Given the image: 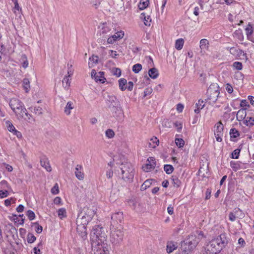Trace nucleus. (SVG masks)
Segmentation results:
<instances>
[{"instance_id": "obj_52", "label": "nucleus", "mask_w": 254, "mask_h": 254, "mask_svg": "<svg viewBox=\"0 0 254 254\" xmlns=\"http://www.w3.org/2000/svg\"><path fill=\"white\" fill-rule=\"evenodd\" d=\"M112 72L114 75H116L117 77H119L121 75V70L119 68H114L112 70Z\"/></svg>"}, {"instance_id": "obj_4", "label": "nucleus", "mask_w": 254, "mask_h": 254, "mask_svg": "<svg viewBox=\"0 0 254 254\" xmlns=\"http://www.w3.org/2000/svg\"><path fill=\"white\" fill-rule=\"evenodd\" d=\"M9 106L13 111L18 116V119L22 118L29 123L34 121L32 116L28 114L23 103L16 98H12L9 101Z\"/></svg>"}, {"instance_id": "obj_5", "label": "nucleus", "mask_w": 254, "mask_h": 254, "mask_svg": "<svg viewBox=\"0 0 254 254\" xmlns=\"http://www.w3.org/2000/svg\"><path fill=\"white\" fill-rule=\"evenodd\" d=\"M95 214V208L92 207H84L78 215L76 222L77 223L88 224L92 220L93 217Z\"/></svg>"}, {"instance_id": "obj_26", "label": "nucleus", "mask_w": 254, "mask_h": 254, "mask_svg": "<svg viewBox=\"0 0 254 254\" xmlns=\"http://www.w3.org/2000/svg\"><path fill=\"white\" fill-rule=\"evenodd\" d=\"M104 72L100 71L98 73L96 76L95 77V80L96 82L99 81L101 83H104L106 81V78L104 76Z\"/></svg>"}, {"instance_id": "obj_13", "label": "nucleus", "mask_w": 254, "mask_h": 254, "mask_svg": "<svg viewBox=\"0 0 254 254\" xmlns=\"http://www.w3.org/2000/svg\"><path fill=\"white\" fill-rule=\"evenodd\" d=\"M123 213L118 211L114 213L111 217L112 223L114 224L121 223L123 220Z\"/></svg>"}, {"instance_id": "obj_42", "label": "nucleus", "mask_w": 254, "mask_h": 254, "mask_svg": "<svg viewBox=\"0 0 254 254\" xmlns=\"http://www.w3.org/2000/svg\"><path fill=\"white\" fill-rule=\"evenodd\" d=\"M36 238L35 236L32 233H29L27 236V240L28 243L31 244L33 243Z\"/></svg>"}, {"instance_id": "obj_45", "label": "nucleus", "mask_w": 254, "mask_h": 254, "mask_svg": "<svg viewBox=\"0 0 254 254\" xmlns=\"http://www.w3.org/2000/svg\"><path fill=\"white\" fill-rule=\"evenodd\" d=\"M175 143L176 145L178 146L179 148L183 147L185 144V141L182 138H176Z\"/></svg>"}, {"instance_id": "obj_15", "label": "nucleus", "mask_w": 254, "mask_h": 254, "mask_svg": "<svg viewBox=\"0 0 254 254\" xmlns=\"http://www.w3.org/2000/svg\"><path fill=\"white\" fill-rule=\"evenodd\" d=\"M77 231L82 238L86 237L87 235L86 232V225L87 224H84L80 223H77Z\"/></svg>"}, {"instance_id": "obj_39", "label": "nucleus", "mask_w": 254, "mask_h": 254, "mask_svg": "<svg viewBox=\"0 0 254 254\" xmlns=\"http://www.w3.org/2000/svg\"><path fill=\"white\" fill-rule=\"evenodd\" d=\"M23 87L26 92H28L29 91V89L30 88V82L28 79L24 78L23 80Z\"/></svg>"}, {"instance_id": "obj_43", "label": "nucleus", "mask_w": 254, "mask_h": 254, "mask_svg": "<svg viewBox=\"0 0 254 254\" xmlns=\"http://www.w3.org/2000/svg\"><path fill=\"white\" fill-rule=\"evenodd\" d=\"M69 77L65 76L63 80V86L66 88H68L70 85V79L69 78Z\"/></svg>"}, {"instance_id": "obj_2", "label": "nucleus", "mask_w": 254, "mask_h": 254, "mask_svg": "<svg viewBox=\"0 0 254 254\" xmlns=\"http://www.w3.org/2000/svg\"><path fill=\"white\" fill-rule=\"evenodd\" d=\"M228 240L226 235L222 234L212 240L205 248L204 254H217L226 246Z\"/></svg>"}, {"instance_id": "obj_55", "label": "nucleus", "mask_w": 254, "mask_h": 254, "mask_svg": "<svg viewBox=\"0 0 254 254\" xmlns=\"http://www.w3.org/2000/svg\"><path fill=\"white\" fill-rule=\"evenodd\" d=\"M230 166L235 171H236L239 168V165L238 164V163L234 161H231L230 162Z\"/></svg>"}, {"instance_id": "obj_57", "label": "nucleus", "mask_w": 254, "mask_h": 254, "mask_svg": "<svg viewBox=\"0 0 254 254\" xmlns=\"http://www.w3.org/2000/svg\"><path fill=\"white\" fill-rule=\"evenodd\" d=\"M152 89L150 88H146L144 91V97H145L152 93Z\"/></svg>"}, {"instance_id": "obj_23", "label": "nucleus", "mask_w": 254, "mask_h": 254, "mask_svg": "<svg viewBox=\"0 0 254 254\" xmlns=\"http://www.w3.org/2000/svg\"><path fill=\"white\" fill-rule=\"evenodd\" d=\"M99 58L97 56L93 55L89 58V62L88 63L89 67L90 68L92 67L95 64L98 63Z\"/></svg>"}, {"instance_id": "obj_17", "label": "nucleus", "mask_w": 254, "mask_h": 254, "mask_svg": "<svg viewBox=\"0 0 254 254\" xmlns=\"http://www.w3.org/2000/svg\"><path fill=\"white\" fill-rule=\"evenodd\" d=\"M242 212L239 208H235L232 212L229 213V219L231 221H234L237 217L240 216V214Z\"/></svg>"}, {"instance_id": "obj_36", "label": "nucleus", "mask_w": 254, "mask_h": 254, "mask_svg": "<svg viewBox=\"0 0 254 254\" xmlns=\"http://www.w3.org/2000/svg\"><path fill=\"white\" fill-rule=\"evenodd\" d=\"M149 4V0H141L138 4V8L140 10H143L146 8Z\"/></svg>"}, {"instance_id": "obj_29", "label": "nucleus", "mask_w": 254, "mask_h": 254, "mask_svg": "<svg viewBox=\"0 0 254 254\" xmlns=\"http://www.w3.org/2000/svg\"><path fill=\"white\" fill-rule=\"evenodd\" d=\"M159 141L156 137H153L150 139V142L148 143L149 147L154 148L159 145Z\"/></svg>"}, {"instance_id": "obj_40", "label": "nucleus", "mask_w": 254, "mask_h": 254, "mask_svg": "<svg viewBox=\"0 0 254 254\" xmlns=\"http://www.w3.org/2000/svg\"><path fill=\"white\" fill-rule=\"evenodd\" d=\"M164 170L167 174H170L174 170V168L171 165L166 164L164 166Z\"/></svg>"}, {"instance_id": "obj_3", "label": "nucleus", "mask_w": 254, "mask_h": 254, "mask_svg": "<svg viewBox=\"0 0 254 254\" xmlns=\"http://www.w3.org/2000/svg\"><path fill=\"white\" fill-rule=\"evenodd\" d=\"M228 240L226 235L222 234L212 240L205 248L204 254H217L226 246Z\"/></svg>"}, {"instance_id": "obj_14", "label": "nucleus", "mask_w": 254, "mask_h": 254, "mask_svg": "<svg viewBox=\"0 0 254 254\" xmlns=\"http://www.w3.org/2000/svg\"><path fill=\"white\" fill-rule=\"evenodd\" d=\"M99 247L100 248L98 249V252L96 251H94L95 254H110V247L106 243L100 244Z\"/></svg>"}, {"instance_id": "obj_6", "label": "nucleus", "mask_w": 254, "mask_h": 254, "mask_svg": "<svg viewBox=\"0 0 254 254\" xmlns=\"http://www.w3.org/2000/svg\"><path fill=\"white\" fill-rule=\"evenodd\" d=\"M200 239L198 237L190 235L183 243H182V250L184 252L185 254H188L196 247Z\"/></svg>"}, {"instance_id": "obj_53", "label": "nucleus", "mask_w": 254, "mask_h": 254, "mask_svg": "<svg viewBox=\"0 0 254 254\" xmlns=\"http://www.w3.org/2000/svg\"><path fill=\"white\" fill-rule=\"evenodd\" d=\"M233 66L238 70H241L242 69L243 67L242 64L239 62H236L234 63Z\"/></svg>"}, {"instance_id": "obj_31", "label": "nucleus", "mask_w": 254, "mask_h": 254, "mask_svg": "<svg viewBox=\"0 0 254 254\" xmlns=\"http://www.w3.org/2000/svg\"><path fill=\"white\" fill-rule=\"evenodd\" d=\"M29 109L30 110L31 112L38 115H41L43 113V109L40 106L31 107L29 108Z\"/></svg>"}, {"instance_id": "obj_19", "label": "nucleus", "mask_w": 254, "mask_h": 254, "mask_svg": "<svg viewBox=\"0 0 254 254\" xmlns=\"http://www.w3.org/2000/svg\"><path fill=\"white\" fill-rule=\"evenodd\" d=\"M74 108V105L73 102L71 101L68 102L64 109V113L66 115H69L71 113V110L73 109Z\"/></svg>"}, {"instance_id": "obj_49", "label": "nucleus", "mask_w": 254, "mask_h": 254, "mask_svg": "<svg viewBox=\"0 0 254 254\" xmlns=\"http://www.w3.org/2000/svg\"><path fill=\"white\" fill-rule=\"evenodd\" d=\"M240 152V150L239 149H236L234 150L231 154L232 158L234 159H238L239 156Z\"/></svg>"}, {"instance_id": "obj_37", "label": "nucleus", "mask_w": 254, "mask_h": 254, "mask_svg": "<svg viewBox=\"0 0 254 254\" xmlns=\"http://www.w3.org/2000/svg\"><path fill=\"white\" fill-rule=\"evenodd\" d=\"M244 122L247 126H253L254 125V118L251 117H246Z\"/></svg>"}, {"instance_id": "obj_11", "label": "nucleus", "mask_w": 254, "mask_h": 254, "mask_svg": "<svg viewBox=\"0 0 254 254\" xmlns=\"http://www.w3.org/2000/svg\"><path fill=\"white\" fill-rule=\"evenodd\" d=\"M106 104L110 109L113 108L121 105L120 101L117 99L116 97L113 95H109L108 96Z\"/></svg>"}, {"instance_id": "obj_25", "label": "nucleus", "mask_w": 254, "mask_h": 254, "mask_svg": "<svg viewBox=\"0 0 254 254\" xmlns=\"http://www.w3.org/2000/svg\"><path fill=\"white\" fill-rule=\"evenodd\" d=\"M204 105L203 101L198 100V102L195 104L196 108L194 110L195 113L198 114L200 112V110L204 108Z\"/></svg>"}, {"instance_id": "obj_44", "label": "nucleus", "mask_w": 254, "mask_h": 254, "mask_svg": "<svg viewBox=\"0 0 254 254\" xmlns=\"http://www.w3.org/2000/svg\"><path fill=\"white\" fill-rule=\"evenodd\" d=\"M142 69V65L140 64H134L132 67V71L135 73H138Z\"/></svg>"}, {"instance_id": "obj_24", "label": "nucleus", "mask_w": 254, "mask_h": 254, "mask_svg": "<svg viewBox=\"0 0 254 254\" xmlns=\"http://www.w3.org/2000/svg\"><path fill=\"white\" fill-rule=\"evenodd\" d=\"M149 76L152 79H156L159 75L158 70L155 68H151L148 71Z\"/></svg>"}, {"instance_id": "obj_47", "label": "nucleus", "mask_w": 254, "mask_h": 254, "mask_svg": "<svg viewBox=\"0 0 254 254\" xmlns=\"http://www.w3.org/2000/svg\"><path fill=\"white\" fill-rule=\"evenodd\" d=\"M6 124L8 130L9 131L13 132V133L14 131L16 130L15 127L13 126V125L9 121H7L6 122Z\"/></svg>"}, {"instance_id": "obj_34", "label": "nucleus", "mask_w": 254, "mask_h": 254, "mask_svg": "<svg viewBox=\"0 0 254 254\" xmlns=\"http://www.w3.org/2000/svg\"><path fill=\"white\" fill-rule=\"evenodd\" d=\"M184 41L183 39H179L176 40L175 43V48L178 50H180L183 48Z\"/></svg>"}, {"instance_id": "obj_33", "label": "nucleus", "mask_w": 254, "mask_h": 254, "mask_svg": "<svg viewBox=\"0 0 254 254\" xmlns=\"http://www.w3.org/2000/svg\"><path fill=\"white\" fill-rule=\"evenodd\" d=\"M246 117V112L245 109L239 110L237 114V118H240V120H243Z\"/></svg>"}, {"instance_id": "obj_59", "label": "nucleus", "mask_w": 254, "mask_h": 254, "mask_svg": "<svg viewBox=\"0 0 254 254\" xmlns=\"http://www.w3.org/2000/svg\"><path fill=\"white\" fill-rule=\"evenodd\" d=\"M133 83L132 81H129L128 82V85L126 86V89H127L129 91H131L133 89Z\"/></svg>"}, {"instance_id": "obj_46", "label": "nucleus", "mask_w": 254, "mask_h": 254, "mask_svg": "<svg viewBox=\"0 0 254 254\" xmlns=\"http://www.w3.org/2000/svg\"><path fill=\"white\" fill-rule=\"evenodd\" d=\"M26 215L30 220H33L35 218V214L34 212L31 210H29L27 211Z\"/></svg>"}, {"instance_id": "obj_48", "label": "nucleus", "mask_w": 254, "mask_h": 254, "mask_svg": "<svg viewBox=\"0 0 254 254\" xmlns=\"http://www.w3.org/2000/svg\"><path fill=\"white\" fill-rule=\"evenodd\" d=\"M106 136L109 138H113L115 135L114 131L111 129H108L106 131Z\"/></svg>"}, {"instance_id": "obj_63", "label": "nucleus", "mask_w": 254, "mask_h": 254, "mask_svg": "<svg viewBox=\"0 0 254 254\" xmlns=\"http://www.w3.org/2000/svg\"><path fill=\"white\" fill-rule=\"evenodd\" d=\"M113 174V172L111 170H109L106 172V177L110 179L112 177Z\"/></svg>"}, {"instance_id": "obj_20", "label": "nucleus", "mask_w": 254, "mask_h": 254, "mask_svg": "<svg viewBox=\"0 0 254 254\" xmlns=\"http://www.w3.org/2000/svg\"><path fill=\"white\" fill-rule=\"evenodd\" d=\"M41 165L42 167L45 168V169L48 171L50 172L52 170L51 167L49 164V162L47 158H44L41 159L40 161Z\"/></svg>"}, {"instance_id": "obj_54", "label": "nucleus", "mask_w": 254, "mask_h": 254, "mask_svg": "<svg viewBox=\"0 0 254 254\" xmlns=\"http://www.w3.org/2000/svg\"><path fill=\"white\" fill-rule=\"evenodd\" d=\"M117 40L116 37V35H113L111 36H110L108 39V40H107V42L109 44H113L114 43L115 41H116Z\"/></svg>"}, {"instance_id": "obj_16", "label": "nucleus", "mask_w": 254, "mask_h": 254, "mask_svg": "<svg viewBox=\"0 0 254 254\" xmlns=\"http://www.w3.org/2000/svg\"><path fill=\"white\" fill-rule=\"evenodd\" d=\"M75 175L77 179L80 181L83 180L84 178V174L83 171V167L81 165H77L75 168Z\"/></svg>"}, {"instance_id": "obj_21", "label": "nucleus", "mask_w": 254, "mask_h": 254, "mask_svg": "<svg viewBox=\"0 0 254 254\" xmlns=\"http://www.w3.org/2000/svg\"><path fill=\"white\" fill-rule=\"evenodd\" d=\"M153 182H155V180L153 179H148L146 180L141 186V190L143 191L146 190L152 185Z\"/></svg>"}, {"instance_id": "obj_28", "label": "nucleus", "mask_w": 254, "mask_h": 254, "mask_svg": "<svg viewBox=\"0 0 254 254\" xmlns=\"http://www.w3.org/2000/svg\"><path fill=\"white\" fill-rule=\"evenodd\" d=\"M177 247L176 244H175L172 242H169L167 243L166 251L169 254L172 253L174 250L177 249Z\"/></svg>"}, {"instance_id": "obj_41", "label": "nucleus", "mask_w": 254, "mask_h": 254, "mask_svg": "<svg viewBox=\"0 0 254 254\" xmlns=\"http://www.w3.org/2000/svg\"><path fill=\"white\" fill-rule=\"evenodd\" d=\"M58 216L59 217L62 219L64 217H65L66 216V210L64 208H60L58 211Z\"/></svg>"}, {"instance_id": "obj_7", "label": "nucleus", "mask_w": 254, "mask_h": 254, "mask_svg": "<svg viewBox=\"0 0 254 254\" xmlns=\"http://www.w3.org/2000/svg\"><path fill=\"white\" fill-rule=\"evenodd\" d=\"M208 97L207 102L209 104L213 106L216 103L214 106L215 108H219L224 102L219 96L220 92L218 90H212L211 88H209L207 90Z\"/></svg>"}, {"instance_id": "obj_60", "label": "nucleus", "mask_w": 254, "mask_h": 254, "mask_svg": "<svg viewBox=\"0 0 254 254\" xmlns=\"http://www.w3.org/2000/svg\"><path fill=\"white\" fill-rule=\"evenodd\" d=\"M8 195V191L7 190H0V197L3 198L6 197Z\"/></svg>"}, {"instance_id": "obj_27", "label": "nucleus", "mask_w": 254, "mask_h": 254, "mask_svg": "<svg viewBox=\"0 0 254 254\" xmlns=\"http://www.w3.org/2000/svg\"><path fill=\"white\" fill-rule=\"evenodd\" d=\"M230 53L236 56H240L243 53L242 50L236 49L235 47H231L229 49Z\"/></svg>"}, {"instance_id": "obj_64", "label": "nucleus", "mask_w": 254, "mask_h": 254, "mask_svg": "<svg viewBox=\"0 0 254 254\" xmlns=\"http://www.w3.org/2000/svg\"><path fill=\"white\" fill-rule=\"evenodd\" d=\"M184 109V106L182 104H178L177 106V110L179 112H182Z\"/></svg>"}, {"instance_id": "obj_50", "label": "nucleus", "mask_w": 254, "mask_h": 254, "mask_svg": "<svg viewBox=\"0 0 254 254\" xmlns=\"http://www.w3.org/2000/svg\"><path fill=\"white\" fill-rule=\"evenodd\" d=\"M21 59L23 61L22 63V66L25 68L28 66V62L27 60V57L25 55H23L22 56Z\"/></svg>"}, {"instance_id": "obj_56", "label": "nucleus", "mask_w": 254, "mask_h": 254, "mask_svg": "<svg viewBox=\"0 0 254 254\" xmlns=\"http://www.w3.org/2000/svg\"><path fill=\"white\" fill-rule=\"evenodd\" d=\"M115 35H116V37L117 40H119L123 37V36L124 35V32H123L122 31H119V32H117V33H116L115 34Z\"/></svg>"}, {"instance_id": "obj_18", "label": "nucleus", "mask_w": 254, "mask_h": 254, "mask_svg": "<svg viewBox=\"0 0 254 254\" xmlns=\"http://www.w3.org/2000/svg\"><path fill=\"white\" fill-rule=\"evenodd\" d=\"M216 129L215 130L214 134H219V135H223L224 127L221 121L218 122L215 126Z\"/></svg>"}, {"instance_id": "obj_32", "label": "nucleus", "mask_w": 254, "mask_h": 254, "mask_svg": "<svg viewBox=\"0 0 254 254\" xmlns=\"http://www.w3.org/2000/svg\"><path fill=\"white\" fill-rule=\"evenodd\" d=\"M141 18L144 20V23L146 26H150L151 19L149 15H146L144 13L141 14Z\"/></svg>"}, {"instance_id": "obj_8", "label": "nucleus", "mask_w": 254, "mask_h": 254, "mask_svg": "<svg viewBox=\"0 0 254 254\" xmlns=\"http://www.w3.org/2000/svg\"><path fill=\"white\" fill-rule=\"evenodd\" d=\"M122 179L125 181H131L133 178V169L130 163L126 162L121 164Z\"/></svg>"}, {"instance_id": "obj_62", "label": "nucleus", "mask_w": 254, "mask_h": 254, "mask_svg": "<svg viewBox=\"0 0 254 254\" xmlns=\"http://www.w3.org/2000/svg\"><path fill=\"white\" fill-rule=\"evenodd\" d=\"M238 244L241 246L242 247H244L246 243L244 239L242 238H240L238 240Z\"/></svg>"}, {"instance_id": "obj_10", "label": "nucleus", "mask_w": 254, "mask_h": 254, "mask_svg": "<svg viewBox=\"0 0 254 254\" xmlns=\"http://www.w3.org/2000/svg\"><path fill=\"white\" fill-rule=\"evenodd\" d=\"M113 116L118 121H122L124 117L123 110L120 105L110 109Z\"/></svg>"}, {"instance_id": "obj_9", "label": "nucleus", "mask_w": 254, "mask_h": 254, "mask_svg": "<svg viewBox=\"0 0 254 254\" xmlns=\"http://www.w3.org/2000/svg\"><path fill=\"white\" fill-rule=\"evenodd\" d=\"M124 232L121 229H117L111 233L110 241L114 245H118L121 243L124 238Z\"/></svg>"}, {"instance_id": "obj_35", "label": "nucleus", "mask_w": 254, "mask_h": 254, "mask_svg": "<svg viewBox=\"0 0 254 254\" xmlns=\"http://www.w3.org/2000/svg\"><path fill=\"white\" fill-rule=\"evenodd\" d=\"M172 180L175 187L179 188L181 186L182 183L177 176H173L172 177Z\"/></svg>"}, {"instance_id": "obj_51", "label": "nucleus", "mask_w": 254, "mask_h": 254, "mask_svg": "<svg viewBox=\"0 0 254 254\" xmlns=\"http://www.w3.org/2000/svg\"><path fill=\"white\" fill-rule=\"evenodd\" d=\"M51 192L54 194H57L59 192V187L57 184H56L55 186L51 189Z\"/></svg>"}, {"instance_id": "obj_58", "label": "nucleus", "mask_w": 254, "mask_h": 254, "mask_svg": "<svg viewBox=\"0 0 254 254\" xmlns=\"http://www.w3.org/2000/svg\"><path fill=\"white\" fill-rule=\"evenodd\" d=\"M226 90L229 93H232L233 91L232 86L229 84H226Z\"/></svg>"}, {"instance_id": "obj_12", "label": "nucleus", "mask_w": 254, "mask_h": 254, "mask_svg": "<svg viewBox=\"0 0 254 254\" xmlns=\"http://www.w3.org/2000/svg\"><path fill=\"white\" fill-rule=\"evenodd\" d=\"M147 163L142 166V169L145 172H149L155 168L156 166V162L153 157H149L147 160Z\"/></svg>"}, {"instance_id": "obj_30", "label": "nucleus", "mask_w": 254, "mask_h": 254, "mask_svg": "<svg viewBox=\"0 0 254 254\" xmlns=\"http://www.w3.org/2000/svg\"><path fill=\"white\" fill-rule=\"evenodd\" d=\"M127 80L125 78H121L119 80V88L122 91H125L126 89Z\"/></svg>"}, {"instance_id": "obj_1", "label": "nucleus", "mask_w": 254, "mask_h": 254, "mask_svg": "<svg viewBox=\"0 0 254 254\" xmlns=\"http://www.w3.org/2000/svg\"><path fill=\"white\" fill-rule=\"evenodd\" d=\"M106 229L101 225L94 226L91 232L92 242L91 246L93 251H98L100 244L105 243L107 241Z\"/></svg>"}, {"instance_id": "obj_61", "label": "nucleus", "mask_w": 254, "mask_h": 254, "mask_svg": "<svg viewBox=\"0 0 254 254\" xmlns=\"http://www.w3.org/2000/svg\"><path fill=\"white\" fill-rule=\"evenodd\" d=\"M35 224L37 225V227L35 229V231L37 233H41L43 230L42 227L41 226L39 225L37 223H35Z\"/></svg>"}, {"instance_id": "obj_22", "label": "nucleus", "mask_w": 254, "mask_h": 254, "mask_svg": "<svg viewBox=\"0 0 254 254\" xmlns=\"http://www.w3.org/2000/svg\"><path fill=\"white\" fill-rule=\"evenodd\" d=\"M209 42L206 39H202L200 41V48L202 50H206L209 47Z\"/></svg>"}, {"instance_id": "obj_38", "label": "nucleus", "mask_w": 254, "mask_h": 254, "mask_svg": "<svg viewBox=\"0 0 254 254\" xmlns=\"http://www.w3.org/2000/svg\"><path fill=\"white\" fill-rule=\"evenodd\" d=\"M231 138H236L240 135L239 132L235 128H232L230 130Z\"/></svg>"}]
</instances>
